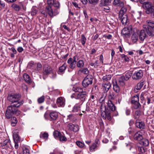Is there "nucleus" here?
Wrapping results in <instances>:
<instances>
[{"label": "nucleus", "mask_w": 154, "mask_h": 154, "mask_svg": "<svg viewBox=\"0 0 154 154\" xmlns=\"http://www.w3.org/2000/svg\"><path fill=\"white\" fill-rule=\"evenodd\" d=\"M54 2V0H48L47 2L48 5L47 6L50 5L51 7V6L53 5Z\"/></svg>", "instance_id": "0e129e2a"}, {"label": "nucleus", "mask_w": 154, "mask_h": 154, "mask_svg": "<svg viewBox=\"0 0 154 154\" xmlns=\"http://www.w3.org/2000/svg\"><path fill=\"white\" fill-rule=\"evenodd\" d=\"M79 56L77 55H75L73 57V58H72L73 62L76 63L77 62V61L79 59Z\"/></svg>", "instance_id": "680f3d73"}, {"label": "nucleus", "mask_w": 154, "mask_h": 154, "mask_svg": "<svg viewBox=\"0 0 154 154\" xmlns=\"http://www.w3.org/2000/svg\"><path fill=\"white\" fill-rule=\"evenodd\" d=\"M48 136V134L46 132H45L42 135L41 134L40 135V138H42L44 139H47Z\"/></svg>", "instance_id": "864d4df0"}, {"label": "nucleus", "mask_w": 154, "mask_h": 154, "mask_svg": "<svg viewBox=\"0 0 154 154\" xmlns=\"http://www.w3.org/2000/svg\"><path fill=\"white\" fill-rule=\"evenodd\" d=\"M81 41L82 45H84L86 41V38L84 34L81 35Z\"/></svg>", "instance_id": "c03bdc74"}, {"label": "nucleus", "mask_w": 154, "mask_h": 154, "mask_svg": "<svg viewBox=\"0 0 154 154\" xmlns=\"http://www.w3.org/2000/svg\"><path fill=\"white\" fill-rule=\"evenodd\" d=\"M105 107L106 106L103 105V104H102L100 105V113L103 119V116H106L105 114Z\"/></svg>", "instance_id": "bb28decb"}, {"label": "nucleus", "mask_w": 154, "mask_h": 154, "mask_svg": "<svg viewBox=\"0 0 154 154\" xmlns=\"http://www.w3.org/2000/svg\"><path fill=\"white\" fill-rule=\"evenodd\" d=\"M143 75V72L142 70H140L135 71L132 76L133 79L138 80L141 79Z\"/></svg>", "instance_id": "1a4fd4ad"}, {"label": "nucleus", "mask_w": 154, "mask_h": 154, "mask_svg": "<svg viewBox=\"0 0 154 154\" xmlns=\"http://www.w3.org/2000/svg\"><path fill=\"white\" fill-rule=\"evenodd\" d=\"M53 5L54 7H57V8H59L60 4L59 2L58 1H54Z\"/></svg>", "instance_id": "052dcab7"}, {"label": "nucleus", "mask_w": 154, "mask_h": 154, "mask_svg": "<svg viewBox=\"0 0 154 154\" xmlns=\"http://www.w3.org/2000/svg\"><path fill=\"white\" fill-rule=\"evenodd\" d=\"M23 154H30L29 150L26 148H22Z\"/></svg>", "instance_id": "6e6d98bb"}, {"label": "nucleus", "mask_w": 154, "mask_h": 154, "mask_svg": "<svg viewBox=\"0 0 154 154\" xmlns=\"http://www.w3.org/2000/svg\"><path fill=\"white\" fill-rule=\"evenodd\" d=\"M46 9L47 11L48 15L51 17H53L57 15L59 13V11L57 8L55 9L54 11L52 9L50 5L46 6Z\"/></svg>", "instance_id": "423d86ee"}, {"label": "nucleus", "mask_w": 154, "mask_h": 154, "mask_svg": "<svg viewBox=\"0 0 154 154\" xmlns=\"http://www.w3.org/2000/svg\"><path fill=\"white\" fill-rule=\"evenodd\" d=\"M81 72L85 74H87L89 73V71L87 68H85L82 69L81 70Z\"/></svg>", "instance_id": "bf43d9fd"}, {"label": "nucleus", "mask_w": 154, "mask_h": 154, "mask_svg": "<svg viewBox=\"0 0 154 154\" xmlns=\"http://www.w3.org/2000/svg\"><path fill=\"white\" fill-rule=\"evenodd\" d=\"M11 147V141L10 140L7 139L2 143L1 147L3 149H8Z\"/></svg>", "instance_id": "ddd939ff"}, {"label": "nucleus", "mask_w": 154, "mask_h": 154, "mask_svg": "<svg viewBox=\"0 0 154 154\" xmlns=\"http://www.w3.org/2000/svg\"><path fill=\"white\" fill-rule=\"evenodd\" d=\"M112 78V75H106L104 76L102 78V80L104 81H108L110 80Z\"/></svg>", "instance_id": "37998d69"}, {"label": "nucleus", "mask_w": 154, "mask_h": 154, "mask_svg": "<svg viewBox=\"0 0 154 154\" xmlns=\"http://www.w3.org/2000/svg\"><path fill=\"white\" fill-rule=\"evenodd\" d=\"M112 4L115 6L122 7L123 6L124 3L121 0H114L112 2Z\"/></svg>", "instance_id": "4be33fe9"}, {"label": "nucleus", "mask_w": 154, "mask_h": 154, "mask_svg": "<svg viewBox=\"0 0 154 154\" xmlns=\"http://www.w3.org/2000/svg\"><path fill=\"white\" fill-rule=\"evenodd\" d=\"M58 116V112L55 111L50 112L49 114L45 113L44 115V117L46 119H48L53 122L57 120Z\"/></svg>", "instance_id": "20e7f679"}, {"label": "nucleus", "mask_w": 154, "mask_h": 154, "mask_svg": "<svg viewBox=\"0 0 154 154\" xmlns=\"http://www.w3.org/2000/svg\"><path fill=\"white\" fill-rule=\"evenodd\" d=\"M143 30L146 34L151 37L154 36V29L143 26Z\"/></svg>", "instance_id": "9b49d317"}, {"label": "nucleus", "mask_w": 154, "mask_h": 154, "mask_svg": "<svg viewBox=\"0 0 154 154\" xmlns=\"http://www.w3.org/2000/svg\"><path fill=\"white\" fill-rule=\"evenodd\" d=\"M68 118L73 122H75L76 120V118L75 115L72 114L69 115L68 116Z\"/></svg>", "instance_id": "f704fd0d"}, {"label": "nucleus", "mask_w": 154, "mask_h": 154, "mask_svg": "<svg viewBox=\"0 0 154 154\" xmlns=\"http://www.w3.org/2000/svg\"><path fill=\"white\" fill-rule=\"evenodd\" d=\"M146 24L143 25V26L149 28L154 29V21L151 20H147L146 21Z\"/></svg>", "instance_id": "a211bd4d"}, {"label": "nucleus", "mask_w": 154, "mask_h": 154, "mask_svg": "<svg viewBox=\"0 0 154 154\" xmlns=\"http://www.w3.org/2000/svg\"><path fill=\"white\" fill-rule=\"evenodd\" d=\"M43 74L44 75H48L51 74L53 70V68L50 65L45 64L43 66Z\"/></svg>", "instance_id": "0eeeda50"}, {"label": "nucleus", "mask_w": 154, "mask_h": 154, "mask_svg": "<svg viewBox=\"0 0 154 154\" xmlns=\"http://www.w3.org/2000/svg\"><path fill=\"white\" fill-rule=\"evenodd\" d=\"M132 73L131 71H129L126 72L125 75H124V77L125 79V81H127L131 78L132 75Z\"/></svg>", "instance_id": "e433bc0d"}, {"label": "nucleus", "mask_w": 154, "mask_h": 154, "mask_svg": "<svg viewBox=\"0 0 154 154\" xmlns=\"http://www.w3.org/2000/svg\"><path fill=\"white\" fill-rule=\"evenodd\" d=\"M41 13L43 15L44 17H46L47 16V14H48L47 11L46 9V8H45V10L42 11H40Z\"/></svg>", "instance_id": "13d9d810"}, {"label": "nucleus", "mask_w": 154, "mask_h": 154, "mask_svg": "<svg viewBox=\"0 0 154 154\" xmlns=\"http://www.w3.org/2000/svg\"><path fill=\"white\" fill-rule=\"evenodd\" d=\"M144 84V82L143 80H141L140 82L138 83L137 85V89H140L143 87V86Z\"/></svg>", "instance_id": "49530a36"}, {"label": "nucleus", "mask_w": 154, "mask_h": 154, "mask_svg": "<svg viewBox=\"0 0 154 154\" xmlns=\"http://www.w3.org/2000/svg\"><path fill=\"white\" fill-rule=\"evenodd\" d=\"M73 90L75 92H78L79 93L82 91L81 89L79 88H75L74 87L73 88Z\"/></svg>", "instance_id": "69168bd1"}, {"label": "nucleus", "mask_w": 154, "mask_h": 154, "mask_svg": "<svg viewBox=\"0 0 154 154\" xmlns=\"http://www.w3.org/2000/svg\"><path fill=\"white\" fill-rule=\"evenodd\" d=\"M80 108V105H79L78 104H76L73 107L72 111L74 112H77L79 110Z\"/></svg>", "instance_id": "a18cd8bd"}, {"label": "nucleus", "mask_w": 154, "mask_h": 154, "mask_svg": "<svg viewBox=\"0 0 154 154\" xmlns=\"http://www.w3.org/2000/svg\"><path fill=\"white\" fill-rule=\"evenodd\" d=\"M23 78L24 81L27 83L30 84L32 82V80L30 77L27 74L24 73Z\"/></svg>", "instance_id": "5701e85b"}, {"label": "nucleus", "mask_w": 154, "mask_h": 154, "mask_svg": "<svg viewBox=\"0 0 154 154\" xmlns=\"http://www.w3.org/2000/svg\"><path fill=\"white\" fill-rule=\"evenodd\" d=\"M140 143L144 146H146L149 144V141L146 139L143 138L141 140Z\"/></svg>", "instance_id": "4c0bfd02"}, {"label": "nucleus", "mask_w": 154, "mask_h": 154, "mask_svg": "<svg viewBox=\"0 0 154 154\" xmlns=\"http://www.w3.org/2000/svg\"><path fill=\"white\" fill-rule=\"evenodd\" d=\"M125 81V79L124 77V75L121 76L119 79L118 80V83L122 85L124 84V81Z\"/></svg>", "instance_id": "09e8293b"}, {"label": "nucleus", "mask_w": 154, "mask_h": 154, "mask_svg": "<svg viewBox=\"0 0 154 154\" xmlns=\"http://www.w3.org/2000/svg\"><path fill=\"white\" fill-rule=\"evenodd\" d=\"M57 103L59 106H63L64 104V102L63 98L61 97L58 98L57 100Z\"/></svg>", "instance_id": "473e14b6"}, {"label": "nucleus", "mask_w": 154, "mask_h": 154, "mask_svg": "<svg viewBox=\"0 0 154 154\" xmlns=\"http://www.w3.org/2000/svg\"><path fill=\"white\" fill-rule=\"evenodd\" d=\"M93 77L91 74L88 75L84 79L82 82V85L83 87H87L93 83Z\"/></svg>", "instance_id": "39448f33"}, {"label": "nucleus", "mask_w": 154, "mask_h": 154, "mask_svg": "<svg viewBox=\"0 0 154 154\" xmlns=\"http://www.w3.org/2000/svg\"><path fill=\"white\" fill-rule=\"evenodd\" d=\"M141 115V112L140 110L136 111L133 115V118L135 119H138Z\"/></svg>", "instance_id": "c756f323"}, {"label": "nucleus", "mask_w": 154, "mask_h": 154, "mask_svg": "<svg viewBox=\"0 0 154 154\" xmlns=\"http://www.w3.org/2000/svg\"><path fill=\"white\" fill-rule=\"evenodd\" d=\"M112 0H100L99 5L100 6H106L108 5Z\"/></svg>", "instance_id": "b1692460"}, {"label": "nucleus", "mask_w": 154, "mask_h": 154, "mask_svg": "<svg viewBox=\"0 0 154 154\" xmlns=\"http://www.w3.org/2000/svg\"><path fill=\"white\" fill-rule=\"evenodd\" d=\"M103 90L104 93H106L110 88L111 84L109 82H103L102 84Z\"/></svg>", "instance_id": "4468645a"}, {"label": "nucleus", "mask_w": 154, "mask_h": 154, "mask_svg": "<svg viewBox=\"0 0 154 154\" xmlns=\"http://www.w3.org/2000/svg\"><path fill=\"white\" fill-rule=\"evenodd\" d=\"M76 144L79 147L81 148L85 146V144L84 143L79 141H76Z\"/></svg>", "instance_id": "3c124183"}, {"label": "nucleus", "mask_w": 154, "mask_h": 154, "mask_svg": "<svg viewBox=\"0 0 154 154\" xmlns=\"http://www.w3.org/2000/svg\"><path fill=\"white\" fill-rule=\"evenodd\" d=\"M136 149L141 153H143L145 152V150L143 146H137L136 147Z\"/></svg>", "instance_id": "79ce46f5"}, {"label": "nucleus", "mask_w": 154, "mask_h": 154, "mask_svg": "<svg viewBox=\"0 0 154 154\" xmlns=\"http://www.w3.org/2000/svg\"><path fill=\"white\" fill-rule=\"evenodd\" d=\"M113 90L116 93H119L120 91V88L119 86L116 81L115 82H113Z\"/></svg>", "instance_id": "cd10ccee"}, {"label": "nucleus", "mask_w": 154, "mask_h": 154, "mask_svg": "<svg viewBox=\"0 0 154 154\" xmlns=\"http://www.w3.org/2000/svg\"><path fill=\"white\" fill-rule=\"evenodd\" d=\"M103 37L106 38L108 39H110L112 38V37L111 35L109 34L107 35H103Z\"/></svg>", "instance_id": "774afa93"}, {"label": "nucleus", "mask_w": 154, "mask_h": 154, "mask_svg": "<svg viewBox=\"0 0 154 154\" xmlns=\"http://www.w3.org/2000/svg\"><path fill=\"white\" fill-rule=\"evenodd\" d=\"M100 145V141L98 138L95 140L94 142L90 147L89 149L91 152H94L95 149H97V147Z\"/></svg>", "instance_id": "f8f14e48"}, {"label": "nucleus", "mask_w": 154, "mask_h": 154, "mask_svg": "<svg viewBox=\"0 0 154 154\" xmlns=\"http://www.w3.org/2000/svg\"><path fill=\"white\" fill-rule=\"evenodd\" d=\"M90 4L93 5H97L99 2V0H88Z\"/></svg>", "instance_id": "603ef678"}, {"label": "nucleus", "mask_w": 154, "mask_h": 154, "mask_svg": "<svg viewBox=\"0 0 154 154\" xmlns=\"http://www.w3.org/2000/svg\"><path fill=\"white\" fill-rule=\"evenodd\" d=\"M142 8L145 10V12L147 14H151L152 17L154 18V5L150 1L142 5Z\"/></svg>", "instance_id": "7ed1b4c3"}, {"label": "nucleus", "mask_w": 154, "mask_h": 154, "mask_svg": "<svg viewBox=\"0 0 154 154\" xmlns=\"http://www.w3.org/2000/svg\"><path fill=\"white\" fill-rule=\"evenodd\" d=\"M84 65V63L83 60H79L77 63L76 66L79 68L82 67Z\"/></svg>", "instance_id": "a19ab883"}, {"label": "nucleus", "mask_w": 154, "mask_h": 154, "mask_svg": "<svg viewBox=\"0 0 154 154\" xmlns=\"http://www.w3.org/2000/svg\"><path fill=\"white\" fill-rule=\"evenodd\" d=\"M37 12V9L35 8H33L31 11V14L32 16H35L36 15Z\"/></svg>", "instance_id": "8fccbe9b"}, {"label": "nucleus", "mask_w": 154, "mask_h": 154, "mask_svg": "<svg viewBox=\"0 0 154 154\" xmlns=\"http://www.w3.org/2000/svg\"><path fill=\"white\" fill-rule=\"evenodd\" d=\"M21 95L18 93H11L8 94L7 99L11 103V105L8 106L5 112L6 118L9 119L13 115L18 116L21 112L18 108L23 103L22 100L20 101Z\"/></svg>", "instance_id": "f257e3e1"}, {"label": "nucleus", "mask_w": 154, "mask_h": 154, "mask_svg": "<svg viewBox=\"0 0 154 154\" xmlns=\"http://www.w3.org/2000/svg\"><path fill=\"white\" fill-rule=\"evenodd\" d=\"M59 140L60 141L66 142L67 140L66 138L64 135L61 134L59 138Z\"/></svg>", "instance_id": "5fc2aeb1"}, {"label": "nucleus", "mask_w": 154, "mask_h": 154, "mask_svg": "<svg viewBox=\"0 0 154 154\" xmlns=\"http://www.w3.org/2000/svg\"><path fill=\"white\" fill-rule=\"evenodd\" d=\"M11 7L16 11H19L21 9V5L16 4H13Z\"/></svg>", "instance_id": "2f4dec72"}, {"label": "nucleus", "mask_w": 154, "mask_h": 154, "mask_svg": "<svg viewBox=\"0 0 154 154\" xmlns=\"http://www.w3.org/2000/svg\"><path fill=\"white\" fill-rule=\"evenodd\" d=\"M138 34L137 33H134L132 34L131 39L133 42H136L138 40Z\"/></svg>", "instance_id": "72a5a7b5"}, {"label": "nucleus", "mask_w": 154, "mask_h": 154, "mask_svg": "<svg viewBox=\"0 0 154 154\" xmlns=\"http://www.w3.org/2000/svg\"><path fill=\"white\" fill-rule=\"evenodd\" d=\"M119 19L121 20L122 25H125L128 24L129 19L126 14L119 15Z\"/></svg>", "instance_id": "9d476101"}, {"label": "nucleus", "mask_w": 154, "mask_h": 154, "mask_svg": "<svg viewBox=\"0 0 154 154\" xmlns=\"http://www.w3.org/2000/svg\"><path fill=\"white\" fill-rule=\"evenodd\" d=\"M116 107L111 100L108 101L107 106L105 107V114L106 116H103V119H107L109 121L112 120V116L113 112L115 111Z\"/></svg>", "instance_id": "f03ea898"}, {"label": "nucleus", "mask_w": 154, "mask_h": 154, "mask_svg": "<svg viewBox=\"0 0 154 154\" xmlns=\"http://www.w3.org/2000/svg\"><path fill=\"white\" fill-rule=\"evenodd\" d=\"M122 33L126 37H129L130 36L129 30L128 28H124L122 31Z\"/></svg>", "instance_id": "a878e982"}, {"label": "nucleus", "mask_w": 154, "mask_h": 154, "mask_svg": "<svg viewBox=\"0 0 154 154\" xmlns=\"http://www.w3.org/2000/svg\"><path fill=\"white\" fill-rule=\"evenodd\" d=\"M143 137L142 134V133L138 131L136 132L134 136V138L135 140L138 141H141L143 139Z\"/></svg>", "instance_id": "f3484780"}, {"label": "nucleus", "mask_w": 154, "mask_h": 154, "mask_svg": "<svg viewBox=\"0 0 154 154\" xmlns=\"http://www.w3.org/2000/svg\"><path fill=\"white\" fill-rule=\"evenodd\" d=\"M131 104L133 105V108L135 109H138L141 106V105L139 103V101L137 102L132 103Z\"/></svg>", "instance_id": "58836bf2"}, {"label": "nucleus", "mask_w": 154, "mask_h": 154, "mask_svg": "<svg viewBox=\"0 0 154 154\" xmlns=\"http://www.w3.org/2000/svg\"><path fill=\"white\" fill-rule=\"evenodd\" d=\"M139 38L141 41H143L146 37L148 36L146 34L145 31L143 30H142L140 31V32L139 35Z\"/></svg>", "instance_id": "6ab92c4d"}, {"label": "nucleus", "mask_w": 154, "mask_h": 154, "mask_svg": "<svg viewBox=\"0 0 154 154\" xmlns=\"http://www.w3.org/2000/svg\"><path fill=\"white\" fill-rule=\"evenodd\" d=\"M87 96L86 92L82 91V92L79 93L75 96V98L76 99H79L81 101L83 102L85 100Z\"/></svg>", "instance_id": "6e6552de"}, {"label": "nucleus", "mask_w": 154, "mask_h": 154, "mask_svg": "<svg viewBox=\"0 0 154 154\" xmlns=\"http://www.w3.org/2000/svg\"><path fill=\"white\" fill-rule=\"evenodd\" d=\"M149 0H139V2L140 4H142V5H143L146 3L149 2Z\"/></svg>", "instance_id": "e2e57ef3"}, {"label": "nucleus", "mask_w": 154, "mask_h": 154, "mask_svg": "<svg viewBox=\"0 0 154 154\" xmlns=\"http://www.w3.org/2000/svg\"><path fill=\"white\" fill-rule=\"evenodd\" d=\"M108 97L109 100H114L116 98L115 94L112 91H109V93Z\"/></svg>", "instance_id": "c9c22d12"}, {"label": "nucleus", "mask_w": 154, "mask_h": 154, "mask_svg": "<svg viewBox=\"0 0 154 154\" xmlns=\"http://www.w3.org/2000/svg\"><path fill=\"white\" fill-rule=\"evenodd\" d=\"M67 63L70 64L69 67L70 69H73L75 67L76 63L73 62L72 58H69L67 60Z\"/></svg>", "instance_id": "412c9836"}, {"label": "nucleus", "mask_w": 154, "mask_h": 154, "mask_svg": "<svg viewBox=\"0 0 154 154\" xmlns=\"http://www.w3.org/2000/svg\"><path fill=\"white\" fill-rule=\"evenodd\" d=\"M66 68V65L65 63L63 64L60 67L57 71V73L59 74H63L65 72Z\"/></svg>", "instance_id": "aec40b11"}, {"label": "nucleus", "mask_w": 154, "mask_h": 154, "mask_svg": "<svg viewBox=\"0 0 154 154\" xmlns=\"http://www.w3.org/2000/svg\"><path fill=\"white\" fill-rule=\"evenodd\" d=\"M61 134L60 132L57 131H55L54 132L53 135L56 139L59 138L60 136L61 135Z\"/></svg>", "instance_id": "ea45409f"}, {"label": "nucleus", "mask_w": 154, "mask_h": 154, "mask_svg": "<svg viewBox=\"0 0 154 154\" xmlns=\"http://www.w3.org/2000/svg\"><path fill=\"white\" fill-rule=\"evenodd\" d=\"M135 125L137 128L140 129H143L145 128V125L144 122L140 120H137Z\"/></svg>", "instance_id": "dca6fc26"}, {"label": "nucleus", "mask_w": 154, "mask_h": 154, "mask_svg": "<svg viewBox=\"0 0 154 154\" xmlns=\"http://www.w3.org/2000/svg\"><path fill=\"white\" fill-rule=\"evenodd\" d=\"M11 118V125L12 126H15L17 124L18 121L17 118L15 117H12V116L9 119Z\"/></svg>", "instance_id": "c85d7f7f"}, {"label": "nucleus", "mask_w": 154, "mask_h": 154, "mask_svg": "<svg viewBox=\"0 0 154 154\" xmlns=\"http://www.w3.org/2000/svg\"><path fill=\"white\" fill-rule=\"evenodd\" d=\"M94 67L95 68H97L100 65V63L98 62V61L97 60L95 61L94 63Z\"/></svg>", "instance_id": "338daca9"}, {"label": "nucleus", "mask_w": 154, "mask_h": 154, "mask_svg": "<svg viewBox=\"0 0 154 154\" xmlns=\"http://www.w3.org/2000/svg\"><path fill=\"white\" fill-rule=\"evenodd\" d=\"M67 127L69 128V130L73 131L75 132H77L79 130V126L77 125H75L70 123L68 124Z\"/></svg>", "instance_id": "2eb2a0df"}, {"label": "nucleus", "mask_w": 154, "mask_h": 154, "mask_svg": "<svg viewBox=\"0 0 154 154\" xmlns=\"http://www.w3.org/2000/svg\"><path fill=\"white\" fill-rule=\"evenodd\" d=\"M18 132L14 133L13 134V137L14 142H20V138Z\"/></svg>", "instance_id": "393cba45"}, {"label": "nucleus", "mask_w": 154, "mask_h": 154, "mask_svg": "<svg viewBox=\"0 0 154 154\" xmlns=\"http://www.w3.org/2000/svg\"><path fill=\"white\" fill-rule=\"evenodd\" d=\"M45 100V97L42 96L41 97L38 98V102L39 103H41L44 102Z\"/></svg>", "instance_id": "4d7b16f0"}, {"label": "nucleus", "mask_w": 154, "mask_h": 154, "mask_svg": "<svg viewBox=\"0 0 154 154\" xmlns=\"http://www.w3.org/2000/svg\"><path fill=\"white\" fill-rule=\"evenodd\" d=\"M126 11L127 9L125 8L124 7H122L119 13V15L126 14L125 12Z\"/></svg>", "instance_id": "de8ad7c7"}, {"label": "nucleus", "mask_w": 154, "mask_h": 154, "mask_svg": "<svg viewBox=\"0 0 154 154\" xmlns=\"http://www.w3.org/2000/svg\"><path fill=\"white\" fill-rule=\"evenodd\" d=\"M139 94H137L136 95L133 96L131 98V103L135 102H137L139 101Z\"/></svg>", "instance_id": "7c9ffc66"}]
</instances>
